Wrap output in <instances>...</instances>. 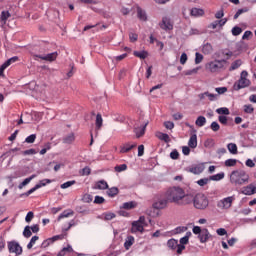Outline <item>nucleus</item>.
I'll list each match as a JSON object with an SVG mask.
<instances>
[{
	"label": "nucleus",
	"mask_w": 256,
	"mask_h": 256,
	"mask_svg": "<svg viewBox=\"0 0 256 256\" xmlns=\"http://www.w3.org/2000/svg\"><path fill=\"white\" fill-rule=\"evenodd\" d=\"M230 181L234 185H245L249 183V174L245 170H234L230 175Z\"/></svg>",
	"instance_id": "nucleus-1"
},
{
	"label": "nucleus",
	"mask_w": 256,
	"mask_h": 256,
	"mask_svg": "<svg viewBox=\"0 0 256 256\" xmlns=\"http://www.w3.org/2000/svg\"><path fill=\"white\" fill-rule=\"evenodd\" d=\"M249 72L243 70L240 74V78L233 84L234 91H241L251 85V80H249Z\"/></svg>",
	"instance_id": "nucleus-2"
},
{
	"label": "nucleus",
	"mask_w": 256,
	"mask_h": 256,
	"mask_svg": "<svg viewBox=\"0 0 256 256\" xmlns=\"http://www.w3.org/2000/svg\"><path fill=\"white\" fill-rule=\"evenodd\" d=\"M184 193H185V190H183V188L173 187L168 191V195H167L168 201H170V203H175L176 205H179V203L181 202V199H183Z\"/></svg>",
	"instance_id": "nucleus-3"
},
{
	"label": "nucleus",
	"mask_w": 256,
	"mask_h": 256,
	"mask_svg": "<svg viewBox=\"0 0 256 256\" xmlns=\"http://www.w3.org/2000/svg\"><path fill=\"white\" fill-rule=\"evenodd\" d=\"M193 205L195 209L203 211L209 207V198H207V196L203 193H198L193 198Z\"/></svg>",
	"instance_id": "nucleus-4"
},
{
	"label": "nucleus",
	"mask_w": 256,
	"mask_h": 256,
	"mask_svg": "<svg viewBox=\"0 0 256 256\" xmlns=\"http://www.w3.org/2000/svg\"><path fill=\"white\" fill-rule=\"evenodd\" d=\"M227 64V60H214L207 64V69L210 73H219L222 69H225V65Z\"/></svg>",
	"instance_id": "nucleus-5"
},
{
	"label": "nucleus",
	"mask_w": 256,
	"mask_h": 256,
	"mask_svg": "<svg viewBox=\"0 0 256 256\" xmlns=\"http://www.w3.org/2000/svg\"><path fill=\"white\" fill-rule=\"evenodd\" d=\"M7 247L9 253H15L16 256L23 255V247L19 244V242L12 240L7 242Z\"/></svg>",
	"instance_id": "nucleus-6"
},
{
	"label": "nucleus",
	"mask_w": 256,
	"mask_h": 256,
	"mask_svg": "<svg viewBox=\"0 0 256 256\" xmlns=\"http://www.w3.org/2000/svg\"><path fill=\"white\" fill-rule=\"evenodd\" d=\"M167 246L169 247V249H172V251H175L176 249L177 255H181V253L185 251V246L179 245V241L173 238L167 241Z\"/></svg>",
	"instance_id": "nucleus-7"
},
{
	"label": "nucleus",
	"mask_w": 256,
	"mask_h": 256,
	"mask_svg": "<svg viewBox=\"0 0 256 256\" xmlns=\"http://www.w3.org/2000/svg\"><path fill=\"white\" fill-rule=\"evenodd\" d=\"M169 203V198H159L153 202L152 207L156 209V211H161L163 209H167Z\"/></svg>",
	"instance_id": "nucleus-8"
},
{
	"label": "nucleus",
	"mask_w": 256,
	"mask_h": 256,
	"mask_svg": "<svg viewBox=\"0 0 256 256\" xmlns=\"http://www.w3.org/2000/svg\"><path fill=\"white\" fill-rule=\"evenodd\" d=\"M233 201H235V197L233 196L223 198L222 200L218 201L217 207L219 209H231V206L233 205Z\"/></svg>",
	"instance_id": "nucleus-9"
},
{
	"label": "nucleus",
	"mask_w": 256,
	"mask_h": 256,
	"mask_svg": "<svg viewBox=\"0 0 256 256\" xmlns=\"http://www.w3.org/2000/svg\"><path fill=\"white\" fill-rule=\"evenodd\" d=\"M160 29H163V31H173V23L171 21V18L165 16L162 18V21L159 23Z\"/></svg>",
	"instance_id": "nucleus-10"
},
{
	"label": "nucleus",
	"mask_w": 256,
	"mask_h": 256,
	"mask_svg": "<svg viewBox=\"0 0 256 256\" xmlns=\"http://www.w3.org/2000/svg\"><path fill=\"white\" fill-rule=\"evenodd\" d=\"M58 55L59 54L57 52H53V53H49L45 56L36 54V55H34V57H36L37 59H41L42 61H50V63H51L57 59Z\"/></svg>",
	"instance_id": "nucleus-11"
},
{
	"label": "nucleus",
	"mask_w": 256,
	"mask_h": 256,
	"mask_svg": "<svg viewBox=\"0 0 256 256\" xmlns=\"http://www.w3.org/2000/svg\"><path fill=\"white\" fill-rule=\"evenodd\" d=\"M242 195H255L256 193V183H251L245 187L242 188L241 190Z\"/></svg>",
	"instance_id": "nucleus-12"
},
{
	"label": "nucleus",
	"mask_w": 256,
	"mask_h": 256,
	"mask_svg": "<svg viewBox=\"0 0 256 256\" xmlns=\"http://www.w3.org/2000/svg\"><path fill=\"white\" fill-rule=\"evenodd\" d=\"M210 237H211V234L209 233V230L207 228H203L202 232L198 235V239L200 243H207Z\"/></svg>",
	"instance_id": "nucleus-13"
},
{
	"label": "nucleus",
	"mask_w": 256,
	"mask_h": 256,
	"mask_svg": "<svg viewBox=\"0 0 256 256\" xmlns=\"http://www.w3.org/2000/svg\"><path fill=\"white\" fill-rule=\"evenodd\" d=\"M131 233H145V227L139 222H132Z\"/></svg>",
	"instance_id": "nucleus-14"
},
{
	"label": "nucleus",
	"mask_w": 256,
	"mask_h": 256,
	"mask_svg": "<svg viewBox=\"0 0 256 256\" xmlns=\"http://www.w3.org/2000/svg\"><path fill=\"white\" fill-rule=\"evenodd\" d=\"M190 173H193L194 175H201L203 171H205V166L203 164L194 165L189 168Z\"/></svg>",
	"instance_id": "nucleus-15"
},
{
	"label": "nucleus",
	"mask_w": 256,
	"mask_h": 256,
	"mask_svg": "<svg viewBox=\"0 0 256 256\" xmlns=\"http://www.w3.org/2000/svg\"><path fill=\"white\" fill-rule=\"evenodd\" d=\"M193 196L186 195L185 192L178 205H191L193 203Z\"/></svg>",
	"instance_id": "nucleus-16"
},
{
	"label": "nucleus",
	"mask_w": 256,
	"mask_h": 256,
	"mask_svg": "<svg viewBox=\"0 0 256 256\" xmlns=\"http://www.w3.org/2000/svg\"><path fill=\"white\" fill-rule=\"evenodd\" d=\"M137 147V143H126L120 148V153H129L132 149H135Z\"/></svg>",
	"instance_id": "nucleus-17"
},
{
	"label": "nucleus",
	"mask_w": 256,
	"mask_h": 256,
	"mask_svg": "<svg viewBox=\"0 0 256 256\" xmlns=\"http://www.w3.org/2000/svg\"><path fill=\"white\" fill-rule=\"evenodd\" d=\"M93 189H100L102 191H105V189H109V184H107V181L105 180H100L95 183Z\"/></svg>",
	"instance_id": "nucleus-18"
},
{
	"label": "nucleus",
	"mask_w": 256,
	"mask_h": 256,
	"mask_svg": "<svg viewBox=\"0 0 256 256\" xmlns=\"http://www.w3.org/2000/svg\"><path fill=\"white\" fill-rule=\"evenodd\" d=\"M190 15L192 17H203V15H205V10L201 8H192Z\"/></svg>",
	"instance_id": "nucleus-19"
},
{
	"label": "nucleus",
	"mask_w": 256,
	"mask_h": 256,
	"mask_svg": "<svg viewBox=\"0 0 256 256\" xmlns=\"http://www.w3.org/2000/svg\"><path fill=\"white\" fill-rule=\"evenodd\" d=\"M145 129H147V123L143 125L142 127L134 128V133L137 137V139L143 137L145 135Z\"/></svg>",
	"instance_id": "nucleus-20"
},
{
	"label": "nucleus",
	"mask_w": 256,
	"mask_h": 256,
	"mask_svg": "<svg viewBox=\"0 0 256 256\" xmlns=\"http://www.w3.org/2000/svg\"><path fill=\"white\" fill-rule=\"evenodd\" d=\"M135 243V237H133L132 235L127 236L125 242H124V248L126 249V251H129V249H131V246Z\"/></svg>",
	"instance_id": "nucleus-21"
},
{
	"label": "nucleus",
	"mask_w": 256,
	"mask_h": 256,
	"mask_svg": "<svg viewBox=\"0 0 256 256\" xmlns=\"http://www.w3.org/2000/svg\"><path fill=\"white\" fill-rule=\"evenodd\" d=\"M137 17L140 21H147V12L142 10L141 7H137Z\"/></svg>",
	"instance_id": "nucleus-22"
},
{
	"label": "nucleus",
	"mask_w": 256,
	"mask_h": 256,
	"mask_svg": "<svg viewBox=\"0 0 256 256\" xmlns=\"http://www.w3.org/2000/svg\"><path fill=\"white\" fill-rule=\"evenodd\" d=\"M95 125L96 131H100L101 127H103V116L101 115V113H98L96 115Z\"/></svg>",
	"instance_id": "nucleus-23"
},
{
	"label": "nucleus",
	"mask_w": 256,
	"mask_h": 256,
	"mask_svg": "<svg viewBox=\"0 0 256 256\" xmlns=\"http://www.w3.org/2000/svg\"><path fill=\"white\" fill-rule=\"evenodd\" d=\"M188 147L195 149L197 147V134H192L188 141Z\"/></svg>",
	"instance_id": "nucleus-24"
},
{
	"label": "nucleus",
	"mask_w": 256,
	"mask_h": 256,
	"mask_svg": "<svg viewBox=\"0 0 256 256\" xmlns=\"http://www.w3.org/2000/svg\"><path fill=\"white\" fill-rule=\"evenodd\" d=\"M35 177H37V175L36 174H32L30 177L24 179L23 182H21L18 185V189H22L23 187H25V185H29V183H31V181H33V179H35Z\"/></svg>",
	"instance_id": "nucleus-25"
},
{
	"label": "nucleus",
	"mask_w": 256,
	"mask_h": 256,
	"mask_svg": "<svg viewBox=\"0 0 256 256\" xmlns=\"http://www.w3.org/2000/svg\"><path fill=\"white\" fill-rule=\"evenodd\" d=\"M135 207H137V202L130 201L123 203L121 209H126L127 211H129L131 209H135Z\"/></svg>",
	"instance_id": "nucleus-26"
},
{
	"label": "nucleus",
	"mask_w": 256,
	"mask_h": 256,
	"mask_svg": "<svg viewBox=\"0 0 256 256\" xmlns=\"http://www.w3.org/2000/svg\"><path fill=\"white\" fill-rule=\"evenodd\" d=\"M9 17H11V13H9V11L1 12L0 21H1L2 25H7V19H9Z\"/></svg>",
	"instance_id": "nucleus-27"
},
{
	"label": "nucleus",
	"mask_w": 256,
	"mask_h": 256,
	"mask_svg": "<svg viewBox=\"0 0 256 256\" xmlns=\"http://www.w3.org/2000/svg\"><path fill=\"white\" fill-rule=\"evenodd\" d=\"M202 53H204V55H211V53H213V46L211 43H206L203 45Z\"/></svg>",
	"instance_id": "nucleus-28"
},
{
	"label": "nucleus",
	"mask_w": 256,
	"mask_h": 256,
	"mask_svg": "<svg viewBox=\"0 0 256 256\" xmlns=\"http://www.w3.org/2000/svg\"><path fill=\"white\" fill-rule=\"evenodd\" d=\"M67 253H73V247H71V245H69V244L67 245V247L62 248L58 252L57 256H65V255H67Z\"/></svg>",
	"instance_id": "nucleus-29"
},
{
	"label": "nucleus",
	"mask_w": 256,
	"mask_h": 256,
	"mask_svg": "<svg viewBox=\"0 0 256 256\" xmlns=\"http://www.w3.org/2000/svg\"><path fill=\"white\" fill-rule=\"evenodd\" d=\"M206 123H207V118H205V116H198L195 121V125L197 127H205Z\"/></svg>",
	"instance_id": "nucleus-30"
},
{
	"label": "nucleus",
	"mask_w": 256,
	"mask_h": 256,
	"mask_svg": "<svg viewBox=\"0 0 256 256\" xmlns=\"http://www.w3.org/2000/svg\"><path fill=\"white\" fill-rule=\"evenodd\" d=\"M134 57H138L139 59H147L149 57V52L143 50V51H134L133 53Z\"/></svg>",
	"instance_id": "nucleus-31"
},
{
	"label": "nucleus",
	"mask_w": 256,
	"mask_h": 256,
	"mask_svg": "<svg viewBox=\"0 0 256 256\" xmlns=\"http://www.w3.org/2000/svg\"><path fill=\"white\" fill-rule=\"evenodd\" d=\"M157 137H158V139H160V141H164V143H171V138L169 137V134H167V133L160 132L157 135Z\"/></svg>",
	"instance_id": "nucleus-32"
},
{
	"label": "nucleus",
	"mask_w": 256,
	"mask_h": 256,
	"mask_svg": "<svg viewBox=\"0 0 256 256\" xmlns=\"http://www.w3.org/2000/svg\"><path fill=\"white\" fill-rule=\"evenodd\" d=\"M75 141V134L70 133L66 137L63 138V143H66V145H71Z\"/></svg>",
	"instance_id": "nucleus-33"
},
{
	"label": "nucleus",
	"mask_w": 256,
	"mask_h": 256,
	"mask_svg": "<svg viewBox=\"0 0 256 256\" xmlns=\"http://www.w3.org/2000/svg\"><path fill=\"white\" fill-rule=\"evenodd\" d=\"M49 183H53V180L51 179H42L39 181V183H37L35 186L38 189H41V187H45L46 185H49Z\"/></svg>",
	"instance_id": "nucleus-34"
},
{
	"label": "nucleus",
	"mask_w": 256,
	"mask_h": 256,
	"mask_svg": "<svg viewBox=\"0 0 256 256\" xmlns=\"http://www.w3.org/2000/svg\"><path fill=\"white\" fill-rule=\"evenodd\" d=\"M210 181H221L222 179H225V173L220 172L216 175H212L209 177Z\"/></svg>",
	"instance_id": "nucleus-35"
},
{
	"label": "nucleus",
	"mask_w": 256,
	"mask_h": 256,
	"mask_svg": "<svg viewBox=\"0 0 256 256\" xmlns=\"http://www.w3.org/2000/svg\"><path fill=\"white\" fill-rule=\"evenodd\" d=\"M227 149H228L229 153H231L232 155H237V153H238L237 144H235V143H229L227 145Z\"/></svg>",
	"instance_id": "nucleus-36"
},
{
	"label": "nucleus",
	"mask_w": 256,
	"mask_h": 256,
	"mask_svg": "<svg viewBox=\"0 0 256 256\" xmlns=\"http://www.w3.org/2000/svg\"><path fill=\"white\" fill-rule=\"evenodd\" d=\"M107 195H108V197H115V196L119 195V188L112 187V188L108 189Z\"/></svg>",
	"instance_id": "nucleus-37"
},
{
	"label": "nucleus",
	"mask_w": 256,
	"mask_h": 256,
	"mask_svg": "<svg viewBox=\"0 0 256 256\" xmlns=\"http://www.w3.org/2000/svg\"><path fill=\"white\" fill-rule=\"evenodd\" d=\"M243 109H244V113H247L248 115L255 113V108L251 104L244 105Z\"/></svg>",
	"instance_id": "nucleus-38"
},
{
	"label": "nucleus",
	"mask_w": 256,
	"mask_h": 256,
	"mask_svg": "<svg viewBox=\"0 0 256 256\" xmlns=\"http://www.w3.org/2000/svg\"><path fill=\"white\" fill-rule=\"evenodd\" d=\"M242 64L241 60H236L232 62L229 71H235L236 69H239L240 65Z\"/></svg>",
	"instance_id": "nucleus-39"
},
{
	"label": "nucleus",
	"mask_w": 256,
	"mask_h": 256,
	"mask_svg": "<svg viewBox=\"0 0 256 256\" xmlns=\"http://www.w3.org/2000/svg\"><path fill=\"white\" fill-rule=\"evenodd\" d=\"M75 211L77 213H89V208L85 205L82 206H76Z\"/></svg>",
	"instance_id": "nucleus-40"
},
{
	"label": "nucleus",
	"mask_w": 256,
	"mask_h": 256,
	"mask_svg": "<svg viewBox=\"0 0 256 256\" xmlns=\"http://www.w3.org/2000/svg\"><path fill=\"white\" fill-rule=\"evenodd\" d=\"M114 171H116V173H121L123 171H127V164L116 165L114 167Z\"/></svg>",
	"instance_id": "nucleus-41"
},
{
	"label": "nucleus",
	"mask_w": 256,
	"mask_h": 256,
	"mask_svg": "<svg viewBox=\"0 0 256 256\" xmlns=\"http://www.w3.org/2000/svg\"><path fill=\"white\" fill-rule=\"evenodd\" d=\"M77 183V181L75 180H71V181H67L63 184L60 185L61 189H69V187H72V185H75Z\"/></svg>",
	"instance_id": "nucleus-42"
},
{
	"label": "nucleus",
	"mask_w": 256,
	"mask_h": 256,
	"mask_svg": "<svg viewBox=\"0 0 256 256\" xmlns=\"http://www.w3.org/2000/svg\"><path fill=\"white\" fill-rule=\"evenodd\" d=\"M216 113H218V115H229V108L227 107H222V108H218L216 109Z\"/></svg>",
	"instance_id": "nucleus-43"
},
{
	"label": "nucleus",
	"mask_w": 256,
	"mask_h": 256,
	"mask_svg": "<svg viewBox=\"0 0 256 256\" xmlns=\"http://www.w3.org/2000/svg\"><path fill=\"white\" fill-rule=\"evenodd\" d=\"M224 165L225 167H235V165H237V159H227Z\"/></svg>",
	"instance_id": "nucleus-44"
},
{
	"label": "nucleus",
	"mask_w": 256,
	"mask_h": 256,
	"mask_svg": "<svg viewBox=\"0 0 256 256\" xmlns=\"http://www.w3.org/2000/svg\"><path fill=\"white\" fill-rule=\"evenodd\" d=\"M248 11H249V8H247V7L238 9V11L234 15V19H239L240 15H243V13H247Z\"/></svg>",
	"instance_id": "nucleus-45"
},
{
	"label": "nucleus",
	"mask_w": 256,
	"mask_h": 256,
	"mask_svg": "<svg viewBox=\"0 0 256 256\" xmlns=\"http://www.w3.org/2000/svg\"><path fill=\"white\" fill-rule=\"evenodd\" d=\"M39 241V236H33L30 242L27 244V249H33V245Z\"/></svg>",
	"instance_id": "nucleus-46"
},
{
	"label": "nucleus",
	"mask_w": 256,
	"mask_h": 256,
	"mask_svg": "<svg viewBox=\"0 0 256 256\" xmlns=\"http://www.w3.org/2000/svg\"><path fill=\"white\" fill-rule=\"evenodd\" d=\"M241 33H243V29H241V27L235 26L232 28V35H234V37L241 35Z\"/></svg>",
	"instance_id": "nucleus-47"
},
{
	"label": "nucleus",
	"mask_w": 256,
	"mask_h": 256,
	"mask_svg": "<svg viewBox=\"0 0 256 256\" xmlns=\"http://www.w3.org/2000/svg\"><path fill=\"white\" fill-rule=\"evenodd\" d=\"M82 201H83V203H91L93 201V195L87 194V193L84 194L82 196Z\"/></svg>",
	"instance_id": "nucleus-48"
},
{
	"label": "nucleus",
	"mask_w": 256,
	"mask_h": 256,
	"mask_svg": "<svg viewBox=\"0 0 256 256\" xmlns=\"http://www.w3.org/2000/svg\"><path fill=\"white\" fill-rule=\"evenodd\" d=\"M33 235V232H31V227L26 226L23 231V236L26 237V239H29Z\"/></svg>",
	"instance_id": "nucleus-49"
},
{
	"label": "nucleus",
	"mask_w": 256,
	"mask_h": 256,
	"mask_svg": "<svg viewBox=\"0 0 256 256\" xmlns=\"http://www.w3.org/2000/svg\"><path fill=\"white\" fill-rule=\"evenodd\" d=\"M138 39H139V35L137 33H133V32L129 33L130 43H136V41H138Z\"/></svg>",
	"instance_id": "nucleus-50"
},
{
	"label": "nucleus",
	"mask_w": 256,
	"mask_h": 256,
	"mask_svg": "<svg viewBox=\"0 0 256 256\" xmlns=\"http://www.w3.org/2000/svg\"><path fill=\"white\" fill-rule=\"evenodd\" d=\"M209 181H211L210 178H202L197 181V185H199L200 187H205V185H207Z\"/></svg>",
	"instance_id": "nucleus-51"
},
{
	"label": "nucleus",
	"mask_w": 256,
	"mask_h": 256,
	"mask_svg": "<svg viewBox=\"0 0 256 256\" xmlns=\"http://www.w3.org/2000/svg\"><path fill=\"white\" fill-rule=\"evenodd\" d=\"M51 149V142H47L44 145V148L42 150H40V155H45V153H47L48 151H50Z\"/></svg>",
	"instance_id": "nucleus-52"
},
{
	"label": "nucleus",
	"mask_w": 256,
	"mask_h": 256,
	"mask_svg": "<svg viewBox=\"0 0 256 256\" xmlns=\"http://www.w3.org/2000/svg\"><path fill=\"white\" fill-rule=\"evenodd\" d=\"M115 217H116L115 213H112V212L104 213V219L106 221H111L112 219H115Z\"/></svg>",
	"instance_id": "nucleus-53"
},
{
	"label": "nucleus",
	"mask_w": 256,
	"mask_h": 256,
	"mask_svg": "<svg viewBox=\"0 0 256 256\" xmlns=\"http://www.w3.org/2000/svg\"><path fill=\"white\" fill-rule=\"evenodd\" d=\"M210 129L213 130L215 133H217V131H219V129H221V126L219 125V123L214 121L211 123Z\"/></svg>",
	"instance_id": "nucleus-54"
},
{
	"label": "nucleus",
	"mask_w": 256,
	"mask_h": 256,
	"mask_svg": "<svg viewBox=\"0 0 256 256\" xmlns=\"http://www.w3.org/2000/svg\"><path fill=\"white\" fill-rule=\"evenodd\" d=\"M35 139H37V134H32L25 139V143H35Z\"/></svg>",
	"instance_id": "nucleus-55"
},
{
	"label": "nucleus",
	"mask_w": 256,
	"mask_h": 256,
	"mask_svg": "<svg viewBox=\"0 0 256 256\" xmlns=\"http://www.w3.org/2000/svg\"><path fill=\"white\" fill-rule=\"evenodd\" d=\"M203 61V54L196 52L195 54V63L196 65H199Z\"/></svg>",
	"instance_id": "nucleus-56"
},
{
	"label": "nucleus",
	"mask_w": 256,
	"mask_h": 256,
	"mask_svg": "<svg viewBox=\"0 0 256 256\" xmlns=\"http://www.w3.org/2000/svg\"><path fill=\"white\" fill-rule=\"evenodd\" d=\"M104 202L105 198H103L102 196H95L94 203L96 205H103Z\"/></svg>",
	"instance_id": "nucleus-57"
},
{
	"label": "nucleus",
	"mask_w": 256,
	"mask_h": 256,
	"mask_svg": "<svg viewBox=\"0 0 256 256\" xmlns=\"http://www.w3.org/2000/svg\"><path fill=\"white\" fill-rule=\"evenodd\" d=\"M38 151L36 149H28L22 152V155H37Z\"/></svg>",
	"instance_id": "nucleus-58"
},
{
	"label": "nucleus",
	"mask_w": 256,
	"mask_h": 256,
	"mask_svg": "<svg viewBox=\"0 0 256 256\" xmlns=\"http://www.w3.org/2000/svg\"><path fill=\"white\" fill-rule=\"evenodd\" d=\"M33 217H35V214L31 211L28 212L26 217H25L26 223H31V221L33 220Z\"/></svg>",
	"instance_id": "nucleus-59"
},
{
	"label": "nucleus",
	"mask_w": 256,
	"mask_h": 256,
	"mask_svg": "<svg viewBox=\"0 0 256 256\" xmlns=\"http://www.w3.org/2000/svg\"><path fill=\"white\" fill-rule=\"evenodd\" d=\"M218 121H219V123H221L222 125H227V121H228L227 116L220 115V116L218 117Z\"/></svg>",
	"instance_id": "nucleus-60"
},
{
	"label": "nucleus",
	"mask_w": 256,
	"mask_h": 256,
	"mask_svg": "<svg viewBox=\"0 0 256 256\" xmlns=\"http://www.w3.org/2000/svg\"><path fill=\"white\" fill-rule=\"evenodd\" d=\"M215 91L218 93V95H223L224 93H227V87H218L215 88Z\"/></svg>",
	"instance_id": "nucleus-61"
},
{
	"label": "nucleus",
	"mask_w": 256,
	"mask_h": 256,
	"mask_svg": "<svg viewBox=\"0 0 256 256\" xmlns=\"http://www.w3.org/2000/svg\"><path fill=\"white\" fill-rule=\"evenodd\" d=\"M69 215H73V211L71 212L64 211L62 214L59 215L58 221H60V219H65V217H69Z\"/></svg>",
	"instance_id": "nucleus-62"
},
{
	"label": "nucleus",
	"mask_w": 256,
	"mask_h": 256,
	"mask_svg": "<svg viewBox=\"0 0 256 256\" xmlns=\"http://www.w3.org/2000/svg\"><path fill=\"white\" fill-rule=\"evenodd\" d=\"M164 127L166 128V129H174L175 128V124L173 123V122H171V121H166V122H164Z\"/></svg>",
	"instance_id": "nucleus-63"
},
{
	"label": "nucleus",
	"mask_w": 256,
	"mask_h": 256,
	"mask_svg": "<svg viewBox=\"0 0 256 256\" xmlns=\"http://www.w3.org/2000/svg\"><path fill=\"white\" fill-rule=\"evenodd\" d=\"M170 157H171V159H179V151L173 150V151L170 153Z\"/></svg>",
	"instance_id": "nucleus-64"
}]
</instances>
